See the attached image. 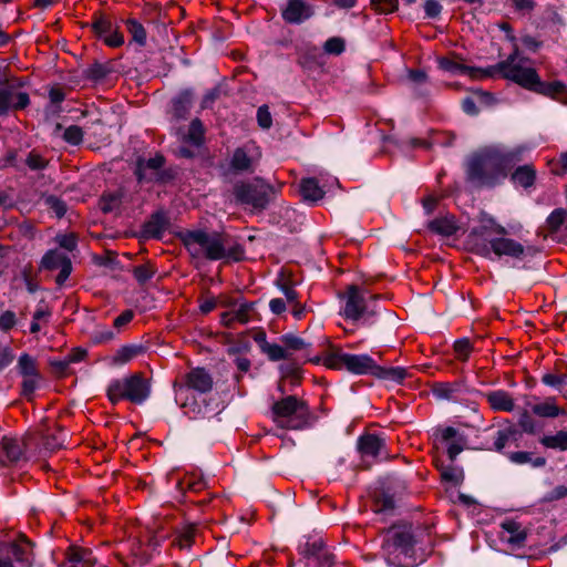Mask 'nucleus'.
<instances>
[{"instance_id": "obj_23", "label": "nucleus", "mask_w": 567, "mask_h": 567, "mask_svg": "<svg viewBox=\"0 0 567 567\" xmlns=\"http://www.w3.org/2000/svg\"><path fill=\"white\" fill-rule=\"evenodd\" d=\"M532 412L539 417L554 419L565 415V409L557 404L555 398H546L545 400L532 405Z\"/></svg>"}, {"instance_id": "obj_55", "label": "nucleus", "mask_w": 567, "mask_h": 567, "mask_svg": "<svg viewBox=\"0 0 567 567\" xmlns=\"http://www.w3.org/2000/svg\"><path fill=\"white\" fill-rule=\"evenodd\" d=\"M23 377H24V380L22 383L23 393L30 394L37 388L38 374L23 375Z\"/></svg>"}, {"instance_id": "obj_24", "label": "nucleus", "mask_w": 567, "mask_h": 567, "mask_svg": "<svg viewBox=\"0 0 567 567\" xmlns=\"http://www.w3.org/2000/svg\"><path fill=\"white\" fill-rule=\"evenodd\" d=\"M429 228L431 231L437 235L449 237L454 235L460 229V225L455 220L454 216L445 215L432 220L429 224Z\"/></svg>"}, {"instance_id": "obj_62", "label": "nucleus", "mask_w": 567, "mask_h": 567, "mask_svg": "<svg viewBox=\"0 0 567 567\" xmlns=\"http://www.w3.org/2000/svg\"><path fill=\"white\" fill-rule=\"evenodd\" d=\"M50 100L52 103H60L64 100V93L60 89H51L49 93Z\"/></svg>"}, {"instance_id": "obj_61", "label": "nucleus", "mask_w": 567, "mask_h": 567, "mask_svg": "<svg viewBox=\"0 0 567 567\" xmlns=\"http://www.w3.org/2000/svg\"><path fill=\"white\" fill-rule=\"evenodd\" d=\"M132 319H133V312L130 310L124 311L123 313H121L118 317L115 318L114 326L116 328H120V327L131 322Z\"/></svg>"}, {"instance_id": "obj_47", "label": "nucleus", "mask_w": 567, "mask_h": 567, "mask_svg": "<svg viewBox=\"0 0 567 567\" xmlns=\"http://www.w3.org/2000/svg\"><path fill=\"white\" fill-rule=\"evenodd\" d=\"M257 121L262 128H269L272 124L271 114L266 105L260 106L257 111Z\"/></svg>"}, {"instance_id": "obj_57", "label": "nucleus", "mask_w": 567, "mask_h": 567, "mask_svg": "<svg viewBox=\"0 0 567 567\" xmlns=\"http://www.w3.org/2000/svg\"><path fill=\"white\" fill-rule=\"evenodd\" d=\"M509 460L516 464H525L530 462L532 454L528 452H515L509 455Z\"/></svg>"}, {"instance_id": "obj_18", "label": "nucleus", "mask_w": 567, "mask_h": 567, "mask_svg": "<svg viewBox=\"0 0 567 567\" xmlns=\"http://www.w3.org/2000/svg\"><path fill=\"white\" fill-rule=\"evenodd\" d=\"M499 538L512 548L520 547L526 540V530L519 523L513 519H506L501 525Z\"/></svg>"}, {"instance_id": "obj_34", "label": "nucleus", "mask_w": 567, "mask_h": 567, "mask_svg": "<svg viewBox=\"0 0 567 567\" xmlns=\"http://www.w3.org/2000/svg\"><path fill=\"white\" fill-rule=\"evenodd\" d=\"M126 25H127V31L132 35L133 40L137 44L144 45L146 43V31H145L144 27L135 19L127 20Z\"/></svg>"}, {"instance_id": "obj_60", "label": "nucleus", "mask_w": 567, "mask_h": 567, "mask_svg": "<svg viewBox=\"0 0 567 567\" xmlns=\"http://www.w3.org/2000/svg\"><path fill=\"white\" fill-rule=\"evenodd\" d=\"M437 200H439V198L434 195H427L426 197H424V199L422 200V204H423V208L425 209V212L427 214H431L434 210V208L436 207Z\"/></svg>"}, {"instance_id": "obj_38", "label": "nucleus", "mask_w": 567, "mask_h": 567, "mask_svg": "<svg viewBox=\"0 0 567 567\" xmlns=\"http://www.w3.org/2000/svg\"><path fill=\"white\" fill-rule=\"evenodd\" d=\"M63 140L71 145H79L83 140V131L80 126L71 125L63 132Z\"/></svg>"}, {"instance_id": "obj_20", "label": "nucleus", "mask_w": 567, "mask_h": 567, "mask_svg": "<svg viewBox=\"0 0 567 567\" xmlns=\"http://www.w3.org/2000/svg\"><path fill=\"white\" fill-rule=\"evenodd\" d=\"M358 446L362 457L379 458L386 456L383 453L384 441L374 434L361 436Z\"/></svg>"}, {"instance_id": "obj_15", "label": "nucleus", "mask_w": 567, "mask_h": 567, "mask_svg": "<svg viewBox=\"0 0 567 567\" xmlns=\"http://www.w3.org/2000/svg\"><path fill=\"white\" fill-rule=\"evenodd\" d=\"M41 266L49 270L60 269L56 277V284L60 286L65 282L72 271L70 258L59 250L48 251L41 260Z\"/></svg>"}, {"instance_id": "obj_27", "label": "nucleus", "mask_w": 567, "mask_h": 567, "mask_svg": "<svg viewBox=\"0 0 567 567\" xmlns=\"http://www.w3.org/2000/svg\"><path fill=\"white\" fill-rule=\"evenodd\" d=\"M564 87L565 85L559 81L542 82L537 75V84L530 90L558 101Z\"/></svg>"}, {"instance_id": "obj_5", "label": "nucleus", "mask_w": 567, "mask_h": 567, "mask_svg": "<svg viewBox=\"0 0 567 567\" xmlns=\"http://www.w3.org/2000/svg\"><path fill=\"white\" fill-rule=\"evenodd\" d=\"M274 421L281 429L302 430L310 424L308 405L293 395L286 396L272 405Z\"/></svg>"}, {"instance_id": "obj_58", "label": "nucleus", "mask_w": 567, "mask_h": 567, "mask_svg": "<svg viewBox=\"0 0 567 567\" xmlns=\"http://www.w3.org/2000/svg\"><path fill=\"white\" fill-rule=\"evenodd\" d=\"M269 308L275 315H280L286 310V303L282 299L275 298L270 300Z\"/></svg>"}, {"instance_id": "obj_14", "label": "nucleus", "mask_w": 567, "mask_h": 567, "mask_svg": "<svg viewBox=\"0 0 567 567\" xmlns=\"http://www.w3.org/2000/svg\"><path fill=\"white\" fill-rule=\"evenodd\" d=\"M259 157V147L255 143H247L234 152L230 167L236 172L251 171Z\"/></svg>"}, {"instance_id": "obj_22", "label": "nucleus", "mask_w": 567, "mask_h": 567, "mask_svg": "<svg viewBox=\"0 0 567 567\" xmlns=\"http://www.w3.org/2000/svg\"><path fill=\"white\" fill-rule=\"evenodd\" d=\"M486 400L494 411L512 412L515 408L512 395L504 390H494L486 393Z\"/></svg>"}, {"instance_id": "obj_13", "label": "nucleus", "mask_w": 567, "mask_h": 567, "mask_svg": "<svg viewBox=\"0 0 567 567\" xmlns=\"http://www.w3.org/2000/svg\"><path fill=\"white\" fill-rule=\"evenodd\" d=\"M29 95L11 84H0V114L10 110L24 109L29 104Z\"/></svg>"}, {"instance_id": "obj_40", "label": "nucleus", "mask_w": 567, "mask_h": 567, "mask_svg": "<svg viewBox=\"0 0 567 567\" xmlns=\"http://www.w3.org/2000/svg\"><path fill=\"white\" fill-rule=\"evenodd\" d=\"M550 171L555 175H564L567 173V152L561 153L558 159L549 162Z\"/></svg>"}, {"instance_id": "obj_42", "label": "nucleus", "mask_w": 567, "mask_h": 567, "mask_svg": "<svg viewBox=\"0 0 567 567\" xmlns=\"http://www.w3.org/2000/svg\"><path fill=\"white\" fill-rule=\"evenodd\" d=\"M472 347L467 339H461L455 341L454 351L456 353L457 359L466 360L471 353Z\"/></svg>"}, {"instance_id": "obj_12", "label": "nucleus", "mask_w": 567, "mask_h": 567, "mask_svg": "<svg viewBox=\"0 0 567 567\" xmlns=\"http://www.w3.org/2000/svg\"><path fill=\"white\" fill-rule=\"evenodd\" d=\"M220 306L228 308V310L220 315V322L225 327H231L234 323L245 324L249 322L252 303L234 301L226 298L220 300Z\"/></svg>"}, {"instance_id": "obj_16", "label": "nucleus", "mask_w": 567, "mask_h": 567, "mask_svg": "<svg viewBox=\"0 0 567 567\" xmlns=\"http://www.w3.org/2000/svg\"><path fill=\"white\" fill-rule=\"evenodd\" d=\"M6 557H0V567H14L13 561L28 565L30 563L31 547L27 540L10 544L2 550Z\"/></svg>"}, {"instance_id": "obj_29", "label": "nucleus", "mask_w": 567, "mask_h": 567, "mask_svg": "<svg viewBox=\"0 0 567 567\" xmlns=\"http://www.w3.org/2000/svg\"><path fill=\"white\" fill-rule=\"evenodd\" d=\"M204 137V128L198 120L192 121L187 134L183 137V142L194 147H199Z\"/></svg>"}, {"instance_id": "obj_37", "label": "nucleus", "mask_w": 567, "mask_h": 567, "mask_svg": "<svg viewBox=\"0 0 567 567\" xmlns=\"http://www.w3.org/2000/svg\"><path fill=\"white\" fill-rule=\"evenodd\" d=\"M441 475L444 481L451 482L454 485L461 484L464 480L463 470L455 466L445 467L442 470Z\"/></svg>"}, {"instance_id": "obj_31", "label": "nucleus", "mask_w": 567, "mask_h": 567, "mask_svg": "<svg viewBox=\"0 0 567 567\" xmlns=\"http://www.w3.org/2000/svg\"><path fill=\"white\" fill-rule=\"evenodd\" d=\"M1 447L9 461H17L22 454V447L17 439L3 436Z\"/></svg>"}, {"instance_id": "obj_41", "label": "nucleus", "mask_w": 567, "mask_h": 567, "mask_svg": "<svg viewBox=\"0 0 567 567\" xmlns=\"http://www.w3.org/2000/svg\"><path fill=\"white\" fill-rule=\"evenodd\" d=\"M103 42L111 48H118L124 43V37L116 29H112L110 33H105L102 38Z\"/></svg>"}, {"instance_id": "obj_64", "label": "nucleus", "mask_w": 567, "mask_h": 567, "mask_svg": "<svg viewBox=\"0 0 567 567\" xmlns=\"http://www.w3.org/2000/svg\"><path fill=\"white\" fill-rule=\"evenodd\" d=\"M164 164V158L162 156H155V157H152L150 158L147 162H146V166L152 168V169H158L159 167H162Z\"/></svg>"}, {"instance_id": "obj_36", "label": "nucleus", "mask_w": 567, "mask_h": 567, "mask_svg": "<svg viewBox=\"0 0 567 567\" xmlns=\"http://www.w3.org/2000/svg\"><path fill=\"white\" fill-rule=\"evenodd\" d=\"M261 352L265 353L271 361H279L288 358L286 349L277 343H265Z\"/></svg>"}, {"instance_id": "obj_54", "label": "nucleus", "mask_w": 567, "mask_h": 567, "mask_svg": "<svg viewBox=\"0 0 567 567\" xmlns=\"http://www.w3.org/2000/svg\"><path fill=\"white\" fill-rule=\"evenodd\" d=\"M48 204L58 217H62L66 212L65 204L55 197H49Z\"/></svg>"}, {"instance_id": "obj_28", "label": "nucleus", "mask_w": 567, "mask_h": 567, "mask_svg": "<svg viewBox=\"0 0 567 567\" xmlns=\"http://www.w3.org/2000/svg\"><path fill=\"white\" fill-rule=\"evenodd\" d=\"M536 177V172L530 165H524L516 168L512 175L514 184L523 186L525 188L530 187Z\"/></svg>"}, {"instance_id": "obj_30", "label": "nucleus", "mask_w": 567, "mask_h": 567, "mask_svg": "<svg viewBox=\"0 0 567 567\" xmlns=\"http://www.w3.org/2000/svg\"><path fill=\"white\" fill-rule=\"evenodd\" d=\"M540 443L553 450H567V431H559L554 435H545L540 439Z\"/></svg>"}, {"instance_id": "obj_49", "label": "nucleus", "mask_w": 567, "mask_h": 567, "mask_svg": "<svg viewBox=\"0 0 567 567\" xmlns=\"http://www.w3.org/2000/svg\"><path fill=\"white\" fill-rule=\"evenodd\" d=\"M93 29H94L95 33L97 34V37L100 39H102L105 35V33H110V31L113 28L109 20H106L104 18H100L99 20H96L93 23Z\"/></svg>"}, {"instance_id": "obj_33", "label": "nucleus", "mask_w": 567, "mask_h": 567, "mask_svg": "<svg viewBox=\"0 0 567 567\" xmlns=\"http://www.w3.org/2000/svg\"><path fill=\"white\" fill-rule=\"evenodd\" d=\"M165 230V221L162 215H153L152 219L145 225V234L151 237H161Z\"/></svg>"}, {"instance_id": "obj_63", "label": "nucleus", "mask_w": 567, "mask_h": 567, "mask_svg": "<svg viewBox=\"0 0 567 567\" xmlns=\"http://www.w3.org/2000/svg\"><path fill=\"white\" fill-rule=\"evenodd\" d=\"M462 105H463L464 112H466L467 114H476L477 113L476 104L472 99H465L463 101Z\"/></svg>"}, {"instance_id": "obj_26", "label": "nucleus", "mask_w": 567, "mask_h": 567, "mask_svg": "<svg viewBox=\"0 0 567 567\" xmlns=\"http://www.w3.org/2000/svg\"><path fill=\"white\" fill-rule=\"evenodd\" d=\"M299 190L305 200L312 203L320 200L324 195L323 190L315 178L301 179Z\"/></svg>"}, {"instance_id": "obj_7", "label": "nucleus", "mask_w": 567, "mask_h": 567, "mask_svg": "<svg viewBox=\"0 0 567 567\" xmlns=\"http://www.w3.org/2000/svg\"><path fill=\"white\" fill-rule=\"evenodd\" d=\"M148 395L150 385L147 381L138 374L113 380L107 386V398L113 404L122 400H128L140 404L144 402Z\"/></svg>"}, {"instance_id": "obj_19", "label": "nucleus", "mask_w": 567, "mask_h": 567, "mask_svg": "<svg viewBox=\"0 0 567 567\" xmlns=\"http://www.w3.org/2000/svg\"><path fill=\"white\" fill-rule=\"evenodd\" d=\"M281 13L285 21L289 23H300L310 18L312 11L303 0H288Z\"/></svg>"}, {"instance_id": "obj_35", "label": "nucleus", "mask_w": 567, "mask_h": 567, "mask_svg": "<svg viewBox=\"0 0 567 567\" xmlns=\"http://www.w3.org/2000/svg\"><path fill=\"white\" fill-rule=\"evenodd\" d=\"M567 218V210L564 208H557L547 218V226L551 233H556L560 229Z\"/></svg>"}, {"instance_id": "obj_50", "label": "nucleus", "mask_w": 567, "mask_h": 567, "mask_svg": "<svg viewBox=\"0 0 567 567\" xmlns=\"http://www.w3.org/2000/svg\"><path fill=\"white\" fill-rule=\"evenodd\" d=\"M542 381L546 385L556 388L565 384L566 378L561 374L546 373L543 375Z\"/></svg>"}, {"instance_id": "obj_2", "label": "nucleus", "mask_w": 567, "mask_h": 567, "mask_svg": "<svg viewBox=\"0 0 567 567\" xmlns=\"http://www.w3.org/2000/svg\"><path fill=\"white\" fill-rule=\"evenodd\" d=\"M507 230L494 218L483 215L480 224L467 236L470 249L487 259L509 257L519 259L524 256V246L506 237Z\"/></svg>"}, {"instance_id": "obj_3", "label": "nucleus", "mask_w": 567, "mask_h": 567, "mask_svg": "<svg viewBox=\"0 0 567 567\" xmlns=\"http://www.w3.org/2000/svg\"><path fill=\"white\" fill-rule=\"evenodd\" d=\"M184 244L194 257L204 255L210 260L231 259L236 261L243 257L241 247L233 243L231 238L225 234L194 230L185 234Z\"/></svg>"}, {"instance_id": "obj_45", "label": "nucleus", "mask_w": 567, "mask_h": 567, "mask_svg": "<svg viewBox=\"0 0 567 567\" xmlns=\"http://www.w3.org/2000/svg\"><path fill=\"white\" fill-rule=\"evenodd\" d=\"M281 340L286 348L290 350H301L306 347V343L301 338L292 334H286L281 338Z\"/></svg>"}, {"instance_id": "obj_32", "label": "nucleus", "mask_w": 567, "mask_h": 567, "mask_svg": "<svg viewBox=\"0 0 567 567\" xmlns=\"http://www.w3.org/2000/svg\"><path fill=\"white\" fill-rule=\"evenodd\" d=\"M195 530L196 528L194 525L184 526L177 534L174 544L181 549L189 548L194 542Z\"/></svg>"}, {"instance_id": "obj_21", "label": "nucleus", "mask_w": 567, "mask_h": 567, "mask_svg": "<svg viewBox=\"0 0 567 567\" xmlns=\"http://www.w3.org/2000/svg\"><path fill=\"white\" fill-rule=\"evenodd\" d=\"M439 66L451 74L468 75L472 79H480L486 75L484 71L464 65L454 58L439 59Z\"/></svg>"}, {"instance_id": "obj_44", "label": "nucleus", "mask_w": 567, "mask_h": 567, "mask_svg": "<svg viewBox=\"0 0 567 567\" xmlns=\"http://www.w3.org/2000/svg\"><path fill=\"white\" fill-rule=\"evenodd\" d=\"M321 548L322 542L320 539H315L311 544L306 542L299 546L300 553L306 556H315L321 550Z\"/></svg>"}, {"instance_id": "obj_46", "label": "nucleus", "mask_w": 567, "mask_h": 567, "mask_svg": "<svg viewBox=\"0 0 567 567\" xmlns=\"http://www.w3.org/2000/svg\"><path fill=\"white\" fill-rule=\"evenodd\" d=\"M324 50L331 54H340L344 50V42L340 38H331L324 43Z\"/></svg>"}, {"instance_id": "obj_56", "label": "nucleus", "mask_w": 567, "mask_h": 567, "mask_svg": "<svg viewBox=\"0 0 567 567\" xmlns=\"http://www.w3.org/2000/svg\"><path fill=\"white\" fill-rule=\"evenodd\" d=\"M58 243L60 244L61 247L68 249V250H73L76 246V240H75V237L73 235H63V236H60L58 238Z\"/></svg>"}, {"instance_id": "obj_39", "label": "nucleus", "mask_w": 567, "mask_h": 567, "mask_svg": "<svg viewBox=\"0 0 567 567\" xmlns=\"http://www.w3.org/2000/svg\"><path fill=\"white\" fill-rule=\"evenodd\" d=\"M18 368L22 375L37 374L35 361L29 354H22L19 358Z\"/></svg>"}, {"instance_id": "obj_4", "label": "nucleus", "mask_w": 567, "mask_h": 567, "mask_svg": "<svg viewBox=\"0 0 567 567\" xmlns=\"http://www.w3.org/2000/svg\"><path fill=\"white\" fill-rule=\"evenodd\" d=\"M413 535L411 526H392L385 533L383 550L389 565L393 567H411L413 554Z\"/></svg>"}, {"instance_id": "obj_48", "label": "nucleus", "mask_w": 567, "mask_h": 567, "mask_svg": "<svg viewBox=\"0 0 567 567\" xmlns=\"http://www.w3.org/2000/svg\"><path fill=\"white\" fill-rule=\"evenodd\" d=\"M17 319L12 311H4L0 315V330L8 331L16 326Z\"/></svg>"}, {"instance_id": "obj_51", "label": "nucleus", "mask_w": 567, "mask_h": 567, "mask_svg": "<svg viewBox=\"0 0 567 567\" xmlns=\"http://www.w3.org/2000/svg\"><path fill=\"white\" fill-rule=\"evenodd\" d=\"M154 271L150 266L142 265L134 269V277L140 282H145L152 278Z\"/></svg>"}, {"instance_id": "obj_17", "label": "nucleus", "mask_w": 567, "mask_h": 567, "mask_svg": "<svg viewBox=\"0 0 567 567\" xmlns=\"http://www.w3.org/2000/svg\"><path fill=\"white\" fill-rule=\"evenodd\" d=\"M236 198L254 208H264L267 204V195L260 187L251 184H243L236 187Z\"/></svg>"}, {"instance_id": "obj_59", "label": "nucleus", "mask_w": 567, "mask_h": 567, "mask_svg": "<svg viewBox=\"0 0 567 567\" xmlns=\"http://www.w3.org/2000/svg\"><path fill=\"white\" fill-rule=\"evenodd\" d=\"M221 299H223V298H220L219 300H217V299H215V298H209V299L204 300V301L200 303V306H199L200 311H202L203 313H208V312H210L213 309H215V308H216V306H217V305H220V300H221Z\"/></svg>"}, {"instance_id": "obj_8", "label": "nucleus", "mask_w": 567, "mask_h": 567, "mask_svg": "<svg viewBox=\"0 0 567 567\" xmlns=\"http://www.w3.org/2000/svg\"><path fill=\"white\" fill-rule=\"evenodd\" d=\"M323 363L333 370H347L353 374H371L375 369V362L369 354H351L342 351H334L328 354Z\"/></svg>"}, {"instance_id": "obj_9", "label": "nucleus", "mask_w": 567, "mask_h": 567, "mask_svg": "<svg viewBox=\"0 0 567 567\" xmlns=\"http://www.w3.org/2000/svg\"><path fill=\"white\" fill-rule=\"evenodd\" d=\"M498 70L504 78L530 90L537 84V72L534 68L527 65V61L518 58L515 51L505 61L498 63Z\"/></svg>"}, {"instance_id": "obj_1", "label": "nucleus", "mask_w": 567, "mask_h": 567, "mask_svg": "<svg viewBox=\"0 0 567 567\" xmlns=\"http://www.w3.org/2000/svg\"><path fill=\"white\" fill-rule=\"evenodd\" d=\"M527 151L525 145L507 147L497 144L483 147L468 159V178L480 185L494 186L506 178Z\"/></svg>"}, {"instance_id": "obj_43", "label": "nucleus", "mask_w": 567, "mask_h": 567, "mask_svg": "<svg viewBox=\"0 0 567 567\" xmlns=\"http://www.w3.org/2000/svg\"><path fill=\"white\" fill-rule=\"evenodd\" d=\"M66 433L62 430H59L52 437L45 439V446L50 450L60 449L63 446L65 441Z\"/></svg>"}, {"instance_id": "obj_6", "label": "nucleus", "mask_w": 567, "mask_h": 567, "mask_svg": "<svg viewBox=\"0 0 567 567\" xmlns=\"http://www.w3.org/2000/svg\"><path fill=\"white\" fill-rule=\"evenodd\" d=\"M342 302L340 316L344 319L364 324H370L378 311L369 307L364 292L357 286H349L344 292L339 295Z\"/></svg>"}, {"instance_id": "obj_52", "label": "nucleus", "mask_w": 567, "mask_h": 567, "mask_svg": "<svg viewBox=\"0 0 567 567\" xmlns=\"http://www.w3.org/2000/svg\"><path fill=\"white\" fill-rule=\"evenodd\" d=\"M27 164L31 169H41L45 166V159L41 155L31 152L28 155Z\"/></svg>"}, {"instance_id": "obj_10", "label": "nucleus", "mask_w": 567, "mask_h": 567, "mask_svg": "<svg viewBox=\"0 0 567 567\" xmlns=\"http://www.w3.org/2000/svg\"><path fill=\"white\" fill-rule=\"evenodd\" d=\"M432 437L435 447L446 450L452 461L463 451L466 443L464 435L452 426L434 429Z\"/></svg>"}, {"instance_id": "obj_53", "label": "nucleus", "mask_w": 567, "mask_h": 567, "mask_svg": "<svg viewBox=\"0 0 567 567\" xmlns=\"http://www.w3.org/2000/svg\"><path fill=\"white\" fill-rule=\"evenodd\" d=\"M424 11L429 18H435L441 13L442 6L437 0H427L424 4Z\"/></svg>"}, {"instance_id": "obj_11", "label": "nucleus", "mask_w": 567, "mask_h": 567, "mask_svg": "<svg viewBox=\"0 0 567 567\" xmlns=\"http://www.w3.org/2000/svg\"><path fill=\"white\" fill-rule=\"evenodd\" d=\"M213 388V379L207 371L200 368L190 370L185 378V385H175L176 401L181 402L183 406L184 396L188 390H194L199 393H206Z\"/></svg>"}, {"instance_id": "obj_25", "label": "nucleus", "mask_w": 567, "mask_h": 567, "mask_svg": "<svg viewBox=\"0 0 567 567\" xmlns=\"http://www.w3.org/2000/svg\"><path fill=\"white\" fill-rule=\"evenodd\" d=\"M372 375L380 380L390 381L393 383H401L406 377V371L405 369L400 367L384 368L375 363V369L373 370Z\"/></svg>"}]
</instances>
